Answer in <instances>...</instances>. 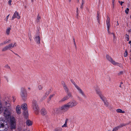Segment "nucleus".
Returning <instances> with one entry per match:
<instances>
[{
    "mask_svg": "<svg viewBox=\"0 0 131 131\" xmlns=\"http://www.w3.org/2000/svg\"><path fill=\"white\" fill-rule=\"evenodd\" d=\"M5 121L2 120V118H0V128L1 131H6L8 128V125L7 122L9 123L10 126L12 129H14L16 128V119L13 116L10 117L9 119H7L5 118Z\"/></svg>",
    "mask_w": 131,
    "mask_h": 131,
    "instance_id": "nucleus-1",
    "label": "nucleus"
},
{
    "mask_svg": "<svg viewBox=\"0 0 131 131\" xmlns=\"http://www.w3.org/2000/svg\"><path fill=\"white\" fill-rule=\"evenodd\" d=\"M5 104L6 108L4 113V116L5 118L7 119H9L10 117L11 112L12 109L11 106L9 103L6 102Z\"/></svg>",
    "mask_w": 131,
    "mask_h": 131,
    "instance_id": "nucleus-2",
    "label": "nucleus"
},
{
    "mask_svg": "<svg viewBox=\"0 0 131 131\" xmlns=\"http://www.w3.org/2000/svg\"><path fill=\"white\" fill-rule=\"evenodd\" d=\"M32 107L33 111L36 114H38L39 111V107L38 105L37 101L33 100L32 102Z\"/></svg>",
    "mask_w": 131,
    "mask_h": 131,
    "instance_id": "nucleus-3",
    "label": "nucleus"
},
{
    "mask_svg": "<svg viewBox=\"0 0 131 131\" xmlns=\"http://www.w3.org/2000/svg\"><path fill=\"white\" fill-rule=\"evenodd\" d=\"M20 95L23 100H25L26 99L27 97V94L26 90L24 88H21Z\"/></svg>",
    "mask_w": 131,
    "mask_h": 131,
    "instance_id": "nucleus-4",
    "label": "nucleus"
},
{
    "mask_svg": "<svg viewBox=\"0 0 131 131\" xmlns=\"http://www.w3.org/2000/svg\"><path fill=\"white\" fill-rule=\"evenodd\" d=\"M69 91H68V92H66L67 93V95L63 97L61 100H60L59 101L60 102H63L65 100H67L70 97H72V95L71 93L70 92H69Z\"/></svg>",
    "mask_w": 131,
    "mask_h": 131,
    "instance_id": "nucleus-5",
    "label": "nucleus"
},
{
    "mask_svg": "<svg viewBox=\"0 0 131 131\" xmlns=\"http://www.w3.org/2000/svg\"><path fill=\"white\" fill-rule=\"evenodd\" d=\"M70 108H72L78 104L77 102L73 100L67 103Z\"/></svg>",
    "mask_w": 131,
    "mask_h": 131,
    "instance_id": "nucleus-6",
    "label": "nucleus"
},
{
    "mask_svg": "<svg viewBox=\"0 0 131 131\" xmlns=\"http://www.w3.org/2000/svg\"><path fill=\"white\" fill-rule=\"evenodd\" d=\"M34 40L35 42L38 44H39L40 43V37L39 33H38L34 36Z\"/></svg>",
    "mask_w": 131,
    "mask_h": 131,
    "instance_id": "nucleus-7",
    "label": "nucleus"
},
{
    "mask_svg": "<svg viewBox=\"0 0 131 131\" xmlns=\"http://www.w3.org/2000/svg\"><path fill=\"white\" fill-rule=\"evenodd\" d=\"M76 86L77 88H76L77 90L79 93L84 98H86V95H85L83 91L79 86Z\"/></svg>",
    "mask_w": 131,
    "mask_h": 131,
    "instance_id": "nucleus-8",
    "label": "nucleus"
},
{
    "mask_svg": "<svg viewBox=\"0 0 131 131\" xmlns=\"http://www.w3.org/2000/svg\"><path fill=\"white\" fill-rule=\"evenodd\" d=\"M106 58L107 60L110 62L113 65H118L119 64L118 63L116 62L113 59H112L111 57L108 55H106Z\"/></svg>",
    "mask_w": 131,
    "mask_h": 131,
    "instance_id": "nucleus-9",
    "label": "nucleus"
},
{
    "mask_svg": "<svg viewBox=\"0 0 131 131\" xmlns=\"http://www.w3.org/2000/svg\"><path fill=\"white\" fill-rule=\"evenodd\" d=\"M69 108L70 107L67 103L61 107L60 108V109L62 111L65 112L68 110Z\"/></svg>",
    "mask_w": 131,
    "mask_h": 131,
    "instance_id": "nucleus-10",
    "label": "nucleus"
},
{
    "mask_svg": "<svg viewBox=\"0 0 131 131\" xmlns=\"http://www.w3.org/2000/svg\"><path fill=\"white\" fill-rule=\"evenodd\" d=\"M110 19L109 17L107 16V19L106 20V23L107 25V30L108 33H110Z\"/></svg>",
    "mask_w": 131,
    "mask_h": 131,
    "instance_id": "nucleus-11",
    "label": "nucleus"
},
{
    "mask_svg": "<svg viewBox=\"0 0 131 131\" xmlns=\"http://www.w3.org/2000/svg\"><path fill=\"white\" fill-rule=\"evenodd\" d=\"M15 18H17L18 19H19L20 18V16H19V13L16 11L12 17L11 19L13 20V19Z\"/></svg>",
    "mask_w": 131,
    "mask_h": 131,
    "instance_id": "nucleus-12",
    "label": "nucleus"
},
{
    "mask_svg": "<svg viewBox=\"0 0 131 131\" xmlns=\"http://www.w3.org/2000/svg\"><path fill=\"white\" fill-rule=\"evenodd\" d=\"M16 112L18 115H19L21 113V108L19 105H17L16 107Z\"/></svg>",
    "mask_w": 131,
    "mask_h": 131,
    "instance_id": "nucleus-13",
    "label": "nucleus"
},
{
    "mask_svg": "<svg viewBox=\"0 0 131 131\" xmlns=\"http://www.w3.org/2000/svg\"><path fill=\"white\" fill-rule=\"evenodd\" d=\"M61 83L65 91L66 92H68V91H69V89L67 88L66 85L64 82V81H62L61 82Z\"/></svg>",
    "mask_w": 131,
    "mask_h": 131,
    "instance_id": "nucleus-14",
    "label": "nucleus"
},
{
    "mask_svg": "<svg viewBox=\"0 0 131 131\" xmlns=\"http://www.w3.org/2000/svg\"><path fill=\"white\" fill-rule=\"evenodd\" d=\"M17 44L16 43H11L8 45V46L9 49H10L14 47H15L16 46Z\"/></svg>",
    "mask_w": 131,
    "mask_h": 131,
    "instance_id": "nucleus-15",
    "label": "nucleus"
},
{
    "mask_svg": "<svg viewBox=\"0 0 131 131\" xmlns=\"http://www.w3.org/2000/svg\"><path fill=\"white\" fill-rule=\"evenodd\" d=\"M40 113L42 115L44 116L47 114V112L45 108H43L41 109Z\"/></svg>",
    "mask_w": 131,
    "mask_h": 131,
    "instance_id": "nucleus-16",
    "label": "nucleus"
},
{
    "mask_svg": "<svg viewBox=\"0 0 131 131\" xmlns=\"http://www.w3.org/2000/svg\"><path fill=\"white\" fill-rule=\"evenodd\" d=\"M100 97L101 99L104 101V105L106 106H108V103L106 101L104 97L101 96H100Z\"/></svg>",
    "mask_w": 131,
    "mask_h": 131,
    "instance_id": "nucleus-17",
    "label": "nucleus"
},
{
    "mask_svg": "<svg viewBox=\"0 0 131 131\" xmlns=\"http://www.w3.org/2000/svg\"><path fill=\"white\" fill-rule=\"evenodd\" d=\"M27 104L25 103L22 104L21 106V108L24 110H26L27 109Z\"/></svg>",
    "mask_w": 131,
    "mask_h": 131,
    "instance_id": "nucleus-18",
    "label": "nucleus"
},
{
    "mask_svg": "<svg viewBox=\"0 0 131 131\" xmlns=\"http://www.w3.org/2000/svg\"><path fill=\"white\" fill-rule=\"evenodd\" d=\"M8 49H9L7 46V45L3 48L2 50V51L3 52L7 50Z\"/></svg>",
    "mask_w": 131,
    "mask_h": 131,
    "instance_id": "nucleus-19",
    "label": "nucleus"
},
{
    "mask_svg": "<svg viewBox=\"0 0 131 131\" xmlns=\"http://www.w3.org/2000/svg\"><path fill=\"white\" fill-rule=\"evenodd\" d=\"M26 125L28 126L31 125H32L31 122L30 120H27L26 122Z\"/></svg>",
    "mask_w": 131,
    "mask_h": 131,
    "instance_id": "nucleus-20",
    "label": "nucleus"
},
{
    "mask_svg": "<svg viewBox=\"0 0 131 131\" xmlns=\"http://www.w3.org/2000/svg\"><path fill=\"white\" fill-rule=\"evenodd\" d=\"M116 111L117 113H125V111H122V110L121 109H118L116 110Z\"/></svg>",
    "mask_w": 131,
    "mask_h": 131,
    "instance_id": "nucleus-21",
    "label": "nucleus"
},
{
    "mask_svg": "<svg viewBox=\"0 0 131 131\" xmlns=\"http://www.w3.org/2000/svg\"><path fill=\"white\" fill-rule=\"evenodd\" d=\"M11 28L10 27H8L7 28L6 31V33L7 35H9L10 33V31Z\"/></svg>",
    "mask_w": 131,
    "mask_h": 131,
    "instance_id": "nucleus-22",
    "label": "nucleus"
},
{
    "mask_svg": "<svg viewBox=\"0 0 131 131\" xmlns=\"http://www.w3.org/2000/svg\"><path fill=\"white\" fill-rule=\"evenodd\" d=\"M68 119H66L64 124L62 126V127H67V123L68 122Z\"/></svg>",
    "mask_w": 131,
    "mask_h": 131,
    "instance_id": "nucleus-23",
    "label": "nucleus"
},
{
    "mask_svg": "<svg viewBox=\"0 0 131 131\" xmlns=\"http://www.w3.org/2000/svg\"><path fill=\"white\" fill-rule=\"evenodd\" d=\"M40 17L39 16V15H38L37 16V17L36 21L37 22H38L40 20Z\"/></svg>",
    "mask_w": 131,
    "mask_h": 131,
    "instance_id": "nucleus-24",
    "label": "nucleus"
},
{
    "mask_svg": "<svg viewBox=\"0 0 131 131\" xmlns=\"http://www.w3.org/2000/svg\"><path fill=\"white\" fill-rule=\"evenodd\" d=\"M55 94H52L50 95L49 97V99H48V101H49L51 100V98L53 97L54 95Z\"/></svg>",
    "mask_w": 131,
    "mask_h": 131,
    "instance_id": "nucleus-25",
    "label": "nucleus"
},
{
    "mask_svg": "<svg viewBox=\"0 0 131 131\" xmlns=\"http://www.w3.org/2000/svg\"><path fill=\"white\" fill-rule=\"evenodd\" d=\"M38 89L39 90H41L42 89L43 86L41 85H39L38 86Z\"/></svg>",
    "mask_w": 131,
    "mask_h": 131,
    "instance_id": "nucleus-26",
    "label": "nucleus"
},
{
    "mask_svg": "<svg viewBox=\"0 0 131 131\" xmlns=\"http://www.w3.org/2000/svg\"><path fill=\"white\" fill-rule=\"evenodd\" d=\"M71 81L72 83L74 85L76 88H77L76 86H78L75 84V82L73 80H71Z\"/></svg>",
    "mask_w": 131,
    "mask_h": 131,
    "instance_id": "nucleus-27",
    "label": "nucleus"
},
{
    "mask_svg": "<svg viewBox=\"0 0 131 131\" xmlns=\"http://www.w3.org/2000/svg\"><path fill=\"white\" fill-rule=\"evenodd\" d=\"M109 34H112L113 35V39L114 40H115V35L114 33H111L110 32V33H108Z\"/></svg>",
    "mask_w": 131,
    "mask_h": 131,
    "instance_id": "nucleus-28",
    "label": "nucleus"
},
{
    "mask_svg": "<svg viewBox=\"0 0 131 131\" xmlns=\"http://www.w3.org/2000/svg\"><path fill=\"white\" fill-rule=\"evenodd\" d=\"M126 38V40L127 41H128L129 40V36L128 35L126 34L125 36Z\"/></svg>",
    "mask_w": 131,
    "mask_h": 131,
    "instance_id": "nucleus-29",
    "label": "nucleus"
},
{
    "mask_svg": "<svg viewBox=\"0 0 131 131\" xmlns=\"http://www.w3.org/2000/svg\"><path fill=\"white\" fill-rule=\"evenodd\" d=\"M127 56V51L126 50V51L125 52L124 54V56L125 57H126Z\"/></svg>",
    "mask_w": 131,
    "mask_h": 131,
    "instance_id": "nucleus-30",
    "label": "nucleus"
},
{
    "mask_svg": "<svg viewBox=\"0 0 131 131\" xmlns=\"http://www.w3.org/2000/svg\"><path fill=\"white\" fill-rule=\"evenodd\" d=\"M119 128H118L117 126L116 127H115L114 128L113 130V131H116Z\"/></svg>",
    "mask_w": 131,
    "mask_h": 131,
    "instance_id": "nucleus-31",
    "label": "nucleus"
},
{
    "mask_svg": "<svg viewBox=\"0 0 131 131\" xmlns=\"http://www.w3.org/2000/svg\"><path fill=\"white\" fill-rule=\"evenodd\" d=\"M55 131H62V129L61 128H58L56 129Z\"/></svg>",
    "mask_w": 131,
    "mask_h": 131,
    "instance_id": "nucleus-32",
    "label": "nucleus"
},
{
    "mask_svg": "<svg viewBox=\"0 0 131 131\" xmlns=\"http://www.w3.org/2000/svg\"><path fill=\"white\" fill-rule=\"evenodd\" d=\"M97 20H98V22L99 23V13H98V12H97Z\"/></svg>",
    "mask_w": 131,
    "mask_h": 131,
    "instance_id": "nucleus-33",
    "label": "nucleus"
},
{
    "mask_svg": "<svg viewBox=\"0 0 131 131\" xmlns=\"http://www.w3.org/2000/svg\"><path fill=\"white\" fill-rule=\"evenodd\" d=\"M5 67L6 68H7L8 69H10V67L9 66H8V65H6L5 66Z\"/></svg>",
    "mask_w": 131,
    "mask_h": 131,
    "instance_id": "nucleus-34",
    "label": "nucleus"
},
{
    "mask_svg": "<svg viewBox=\"0 0 131 131\" xmlns=\"http://www.w3.org/2000/svg\"><path fill=\"white\" fill-rule=\"evenodd\" d=\"M84 3V2L83 0L82 1V5H81V6L80 7V8H82L83 6V5Z\"/></svg>",
    "mask_w": 131,
    "mask_h": 131,
    "instance_id": "nucleus-35",
    "label": "nucleus"
},
{
    "mask_svg": "<svg viewBox=\"0 0 131 131\" xmlns=\"http://www.w3.org/2000/svg\"><path fill=\"white\" fill-rule=\"evenodd\" d=\"M129 9L128 8H126V9L125 10V12L127 14H128V12L129 11Z\"/></svg>",
    "mask_w": 131,
    "mask_h": 131,
    "instance_id": "nucleus-36",
    "label": "nucleus"
},
{
    "mask_svg": "<svg viewBox=\"0 0 131 131\" xmlns=\"http://www.w3.org/2000/svg\"><path fill=\"white\" fill-rule=\"evenodd\" d=\"M124 125L123 124H121L119 126H117L118 128H119L122 127Z\"/></svg>",
    "mask_w": 131,
    "mask_h": 131,
    "instance_id": "nucleus-37",
    "label": "nucleus"
},
{
    "mask_svg": "<svg viewBox=\"0 0 131 131\" xmlns=\"http://www.w3.org/2000/svg\"><path fill=\"white\" fill-rule=\"evenodd\" d=\"M124 125L123 124H121L119 126H117L118 128H119L122 127Z\"/></svg>",
    "mask_w": 131,
    "mask_h": 131,
    "instance_id": "nucleus-38",
    "label": "nucleus"
},
{
    "mask_svg": "<svg viewBox=\"0 0 131 131\" xmlns=\"http://www.w3.org/2000/svg\"><path fill=\"white\" fill-rule=\"evenodd\" d=\"M12 2L11 0H9L8 1V4L9 5H11V3Z\"/></svg>",
    "mask_w": 131,
    "mask_h": 131,
    "instance_id": "nucleus-39",
    "label": "nucleus"
},
{
    "mask_svg": "<svg viewBox=\"0 0 131 131\" xmlns=\"http://www.w3.org/2000/svg\"><path fill=\"white\" fill-rule=\"evenodd\" d=\"M24 115L27 116L28 115V113L27 111H26L25 113L24 112Z\"/></svg>",
    "mask_w": 131,
    "mask_h": 131,
    "instance_id": "nucleus-40",
    "label": "nucleus"
},
{
    "mask_svg": "<svg viewBox=\"0 0 131 131\" xmlns=\"http://www.w3.org/2000/svg\"><path fill=\"white\" fill-rule=\"evenodd\" d=\"M9 15H8L7 17H6V21H7L8 20V17L9 16Z\"/></svg>",
    "mask_w": 131,
    "mask_h": 131,
    "instance_id": "nucleus-41",
    "label": "nucleus"
},
{
    "mask_svg": "<svg viewBox=\"0 0 131 131\" xmlns=\"http://www.w3.org/2000/svg\"><path fill=\"white\" fill-rule=\"evenodd\" d=\"M2 106H0V113L2 111Z\"/></svg>",
    "mask_w": 131,
    "mask_h": 131,
    "instance_id": "nucleus-42",
    "label": "nucleus"
},
{
    "mask_svg": "<svg viewBox=\"0 0 131 131\" xmlns=\"http://www.w3.org/2000/svg\"><path fill=\"white\" fill-rule=\"evenodd\" d=\"M13 102H14L15 101V100H16V99L14 97V96H13Z\"/></svg>",
    "mask_w": 131,
    "mask_h": 131,
    "instance_id": "nucleus-43",
    "label": "nucleus"
},
{
    "mask_svg": "<svg viewBox=\"0 0 131 131\" xmlns=\"http://www.w3.org/2000/svg\"><path fill=\"white\" fill-rule=\"evenodd\" d=\"M6 41H7V43H9L10 41V39L7 40Z\"/></svg>",
    "mask_w": 131,
    "mask_h": 131,
    "instance_id": "nucleus-44",
    "label": "nucleus"
},
{
    "mask_svg": "<svg viewBox=\"0 0 131 131\" xmlns=\"http://www.w3.org/2000/svg\"><path fill=\"white\" fill-rule=\"evenodd\" d=\"M3 43L4 45L7 43L6 41H5L3 42Z\"/></svg>",
    "mask_w": 131,
    "mask_h": 131,
    "instance_id": "nucleus-45",
    "label": "nucleus"
},
{
    "mask_svg": "<svg viewBox=\"0 0 131 131\" xmlns=\"http://www.w3.org/2000/svg\"><path fill=\"white\" fill-rule=\"evenodd\" d=\"M123 72L122 71H120L119 73H118V74H122L123 73Z\"/></svg>",
    "mask_w": 131,
    "mask_h": 131,
    "instance_id": "nucleus-46",
    "label": "nucleus"
},
{
    "mask_svg": "<svg viewBox=\"0 0 131 131\" xmlns=\"http://www.w3.org/2000/svg\"><path fill=\"white\" fill-rule=\"evenodd\" d=\"M114 2H112V5L113 7H114Z\"/></svg>",
    "mask_w": 131,
    "mask_h": 131,
    "instance_id": "nucleus-47",
    "label": "nucleus"
},
{
    "mask_svg": "<svg viewBox=\"0 0 131 131\" xmlns=\"http://www.w3.org/2000/svg\"><path fill=\"white\" fill-rule=\"evenodd\" d=\"M77 15L78 16V8H77Z\"/></svg>",
    "mask_w": 131,
    "mask_h": 131,
    "instance_id": "nucleus-48",
    "label": "nucleus"
},
{
    "mask_svg": "<svg viewBox=\"0 0 131 131\" xmlns=\"http://www.w3.org/2000/svg\"><path fill=\"white\" fill-rule=\"evenodd\" d=\"M4 45V44L3 42H2V43H0V47L1 46H3V45Z\"/></svg>",
    "mask_w": 131,
    "mask_h": 131,
    "instance_id": "nucleus-49",
    "label": "nucleus"
},
{
    "mask_svg": "<svg viewBox=\"0 0 131 131\" xmlns=\"http://www.w3.org/2000/svg\"><path fill=\"white\" fill-rule=\"evenodd\" d=\"M119 3H120L121 5H122L123 2H119Z\"/></svg>",
    "mask_w": 131,
    "mask_h": 131,
    "instance_id": "nucleus-50",
    "label": "nucleus"
},
{
    "mask_svg": "<svg viewBox=\"0 0 131 131\" xmlns=\"http://www.w3.org/2000/svg\"><path fill=\"white\" fill-rule=\"evenodd\" d=\"M0 106H2V104L1 103V101L0 100Z\"/></svg>",
    "mask_w": 131,
    "mask_h": 131,
    "instance_id": "nucleus-51",
    "label": "nucleus"
},
{
    "mask_svg": "<svg viewBox=\"0 0 131 131\" xmlns=\"http://www.w3.org/2000/svg\"><path fill=\"white\" fill-rule=\"evenodd\" d=\"M74 45H75V46L76 47V43H75V41H74Z\"/></svg>",
    "mask_w": 131,
    "mask_h": 131,
    "instance_id": "nucleus-52",
    "label": "nucleus"
},
{
    "mask_svg": "<svg viewBox=\"0 0 131 131\" xmlns=\"http://www.w3.org/2000/svg\"><path fill=\"white\" fill-rule=\"evenodd\" d=\"M131 43V40L130 41H129V42H128V43H129V44H130Z\"/></svg>",
    "mask_w": 131,
    "mask_h": 131,
    "instance_id": "nucleus-53",
    "label": "nucleus"
},
{
    "mask_svg": "<svg viewBox=\"0 0 131 131\" xmlns=\"http://www.w3.org/2000/svg\"><path fill=\"white\" fill-rule=\"evenodd\" d=\"M119 25V24L118 23H117V24L116 25L117 26H118Z\"/></svg>",
    "mask_w": 131,
    "mask_h": 131,
    "instance_id": "nucleus-54",
    "label": "nucleus"
},
{
    "mask_svg": "<svg viewBox=\"0 0 131 131\" xmlns=\"http://www.w3.org/2000/svg\"><path fill=\"white\" fill-rule=\"evenodd\" d=\"M28 89H29V90H30L31 88H30L29 87V88H28Z\"/></svg>",
    "mask_w": 131,
    "mask_h": 131,
    "instance_id": "nucleus-55",
    "label": "nucleus"
},
{
    "mask_svg": "<svg viewBox=\"0 0 131 131\" xmlns=\"http://www.w3.org/2000/svg\"><path fill=\"white\" fill-rule=\"evenodd\" d=\"M24 131H30V130H28V131L27 130H24Z\"/></svg>",
    "mask_w": 131,
    "mask_h": 131,
    "instance_id": "nucleus-56",
    "label": "nucleus"
},
{
    "mask_svg": "<svg viewBox=\"0 0 131 131\" xmlns=\"http://www.w3.org/2000/svg\"><path fill=\"white\" fill-rule=\"evenodd\" d=\"M115 0H112V2H114Z\"/></svg>",
    "mask_w": 131,
    "mask_h": 131,
    "instance_id": "nucleus-57",
    "label": "nucleus"
},
{
    "mask_svg": "<svg viewBox=\"0 0 131 131\" xmlns=\"http://www.w3.org/2000/svg\"><path fill=\"white\" fill-rule=\"evenodd\" d=\"M119 86L121 88V85H120Z\"/></svg>",
    "mask_w": 131,
    "mask_h": 131,
    "instance_id": "nucleus-58",
    "label": "nucleus"
},
{
    "mask_svg": "<svg viewBox=\"0 0 131 131\" xmlns=\"http://www.w3.org/2000/svg\"><path fill=\"white\" fill-rule=\"evenodd\" d=\"M123 84V83L122 82H121V84Z\"/></svg>",
    "mask_w": 131,
    "mask_h": 131,
    "instance_id": "nucleus-59",
    "label": "nucleus"
},
{
    "mask_svg": "<svg viewBox=\"0 0 131 131\" xmlns=\"http://www.w3.org/2000/svg\"><path fill=\"white\" fill-rule=\"evenodd\" d=\"M71 0H69V1L70 2H71Z\"/></svg>",
    "mask_w": 131,
    "mask_h": 131,
    "instance_id": "nucleus-60",
    "label": "nucleus"
},
{
    "mask_svg": "<svg viewBox=\"0 0 131 131\" xmlns=\"http://www.w3.org/2000/svg\"><path fill=\"white\" fill-rule=\"evenodd\" d=\"M73 41H75V39H73Z\"/></svg>",
    "mask_w": 131,
    "mask_h": 131,
    "instance_id": "nucleus-61",
    "label": "nucleus"
},
{
    "mask_svg": "<svg viewBox=\"0 0 131 131\" xmlns=\"http://www.w3.org/2000/svg\"><path fill=\"white\" fill-rule=\"evenodd\" d=\"M130 47L131 48V44H130Z\"/></svg>",
    "mask_w": 131,
    "mask_h": 131,
    "instance_id": "nucleus-62",
    "label": "nucleus"
},
{
    "mask_svg": "<svg viewBox=\"0 0 131 131\" xmlns=\"http://www.w3.org/2000/svg\"><path fill=\"white\" fill-rule=\"evenodd\" d=\"M117 23H118V21H117Z\"/></svg>",
    "mask_w": 131,
    "mask_h": 131,
    "instance_id": "nucleus-63",
    "label": "nucleus"
},
{
    "mask_svg": "<svg viewBox=\"0 0 131 131\" xmlns=\"http://www.w3.org/2000/svg\"><path fill=\"white\" fill-rule=\"evenodd\" d=\"M97 93H98V94H99V93H98V92H97Z\"/></svg>",
    "mask_w": 131,
    "mask_h": 131,
    "instance_id": "nucleus-64",
    "label": "nucleus"
}]
</instances>
